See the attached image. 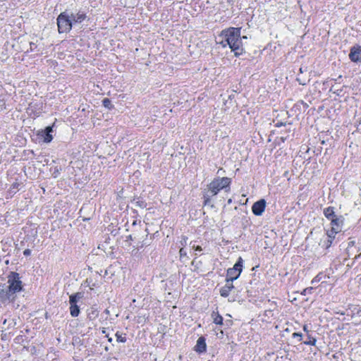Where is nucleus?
<instances>
[{"mask_svg": "<svg viewBox=\"0 0 361 361\" xmlns=\"http://www.w3.org/2000/svg\"><path fill=\"white\" fill-rule=\"evenodd\" d=\"M216 43L221 44L223 47L228 45L234 52L235 56L242 54L243 49L240 37V28L231 27L223 30L216 37Z\"/></svg>", "mask_w": 361, "mask_h": 361, "instance_id": "1", "label": "nucleus"}, {"mask_svg": "<svg viewBox=\"0 0 361 361\" xmlns=\"http://www.w3.org/2000/svg\"><path fill=\"white\" fill-rule=\"evenodd\" d=\"M231 184V178L228 177L214 178L209 185H207V190L203 192L204 204H209L211 197L216 195L218 192L223 189L228 191Z\"/></svg>", "mask_w": 361, "mask_h": 361, "instance_id": "2", "label": "nucleus"}, {"mask_svg": "<svg viewBox=\"0 0 361 361\" xmlns=\"http://www.w3.org/2000/svg\"><path fill=\"white\" fill-rule=\"evenodd\" d=\"M8 283L9 285L6 291L4 288L0 287V295L5 293L6 299L13 300L15 298L14 295L23 289L22 281H20L19 274L11 272L8 276Z\"/></svg>", "mask_w": 361, "mask_h": 361, "instance_id": "3", "label": "nucleus"}, {"mask_svg": "<svg viewBox=\"0 0 361 361\" xmlns=\"http://www.w3.org/2000/svg\"><path fill=\"white\" fill-rule=\"evenodd\" d=\"M57 25L59 33H67L71 30L72 20L66 12H63L58 16Z\"/></svg>", "mask_w": 361, "mask_h": 361, "instance_id": "4", "label": "nucleus"}, {"mask_svg": "<svg viewBox=\"0 0 361 361\" xmlns=\"http://www.w3.org/2000/svg\"><path fill=\"white\" fill-rule=\"evenodd\" d=\"M266 202L264 200L262 199L253 204L252 211L255 215L260 216L264 212Z\"/></svg>", "mask_w": 361, "mask_h": 361, "instance_id": "5", "label": "nucleus"}, {"mask_svg": "<svg viewBox=\"0 0 361 361\" xmlns=\"http://www.w3.org/2000/svg\"><path fill=\"white\" fill-rule=\"evenodd\" d=\"M349 58L353 62H361V47L354 46L351 47Z\"/></svg>", "mask_w": 361, "mask_h": 361, "instance_id": "6", "label": "nucleus"}, {"mask_svg": "<svg viewBox=\"0 0 361 361\" xmlns=\"http://www.w3.org/2000/svg\"><path fill=\"white\" fill-rule=\"evenodd\" d=\"M344 218L343 216H336L335 218L332 219L331 221V228L337 231H341L343 224Z\"/></svg>", "mask_w": 361, "mask_h": 361, "instance_id": "7", "label": "nucleus"}, {"mask_svg": "<svg viewBox=\"0 0 361 361\" xmlns=\"http://www.w3.org/2000/svg\"><path fill=\"white\" fill-rule=\"evenodd\" d=\"M206 348L207 345L205 338L201 336L197 341L196 345L195 346V350L197 353H202L206 351Z\"/></svg>", "mask_w": 361, "mask_h": 361, "instance_id": "8", "label": "nucleus"}, {"mask_svg": "<svg viewBox=\"0 0 361 361\" xmlns=\"http://www.w3.org/2000/svg\"><path fill=\"white\" fill-rule=\"evenodd\" d=\"M54 125L51 126H47L44 131H42V136L44 137V142L48 143L50 142L52 139V135L51 134L53 132V128Z\"/></svg>", "mask_w": 361, "mask_h": 361, "instance_id": "9", "label": "nucleus"}, {"mask_svg": "<svg viewBox=\"0 0 361 361\" xmlns=\"http://www.w3.org/2000/svg\"><path fill=\"white\" fill-rule=\"evenodd\" d=\"M233 288V282L226 281V285L220 289V295L224 298L228 297Z\"/></svg>", "mask_w": 361, "mask_h": 361, "instance_id": "10", "label": "nucleus"}, {"mask_svg": "<svg viewBox=\"0 0 361 361\" xmlns=\"http://www.w3.org/2000/svg\"><path fill=\"white\" fill-rule=\"evenodd\" d=\"M71 20H72V23H81L82 22L85 18H86V16L85 13H80V12H78L77 13H71V15H69Z\"/></svg>", "mask_w": 361, "mask_h": 361, "instance_id": "11", "label": "nucleus"}, {"mask_svg": "<svg viewBox=\"0 0 361 361\" xmlns=\"http://www.w3.org/2000/svg\"><path fill=\"white\" fill-rule=\"evenodd\" d=\"M324 215L325 217L331 221L332 219L335 218L337 215L334 212V208L333 207H329L324 209Z\"/></svg>", "mask_w": 361, "mask_h": 361, "instance_id": "12", "label": "nucleus"}, {"mask_svg": "<svg viewBox=\"0 0 361 361\" xmlns=\"http://www.w3.org/2000/svg\"><path fill=\"white\" fill-rule=\"evenodd\" d=\"M237 272L238 271H233L229 268L227 270V277L226 281L233 282V281L236 280L240 276V275H238Z\"/></svg>", "mask_w": 361, "mask_h": 361, "instance_id": "13", "label": "nucleus"}, {"mask_svg": "<svg viewBox=\"0 0 361 361\" xmlns=\"http://www.w3.org/2000/svg\"><path fill=\"white\" fill-rule=\"evenodd\" d=\"M243 259H242L241 257H240L238 259V261L234 264L233 267H232L231 269H233V271H238L237 272L238 275H240V273L242 272V270H243Z\"/></svg>", "mask_w": 361, "mask_h": 361, "instance_id": "14", "label": "nucleus"}, {"mask_svg": "<svg viewBox=\"0 0 361 361\" xmlns=\"http://www.w3.org/2000/svg\"><path fill=\"white\" fill-rule=\"evenodd\" d=\"M82 293H76L75 294H73L70 295L69 297V303L71 304H77V302L82 298Z\"/></svg>", "mask_w": 361, "mask_h": 361, "instance_id": "15", "label": "nucleus"}, {"mask_svg": "<svg viewBox=\"0 0 361 361\" xmlns=\"http://www.w3.org/2000/svg\"><path fill=\"white\" fill-rule=\"evenodd\" d=\"M70 313L71 315L73 317H76L80 314V308L77 304H71L70 305Z\"/></svg>", "mask_w": 361, "mask_h": 361, "instance_id": "16", "label": "nucleus"}, {"mask_svg": "<svg viewBox=\"0 0 361 361\" xmlns=\"http://www.w3.org/2000/svg\"><path fill=\"white\" fill-rule=\"evenodd\" d=\"M212 317L213 318L214 323L219 325L223 324V317L218 312H213Z\"/></svg>", "mask_w": 361, "mask_h": 361, "instance_id": "17", "label": "nucleus"}, {"mask_svg": "<svg viewBox=\"0 0 361 361\" xmlns=\"http://www.w3.org/2000/svg\"><path fill=\"white\" fill-rule=\"evenodd\" d=\"M339 232L340 231H335L331 228V230L327 231V233H326L327 237L326 238H329V240H334V239L335 238L336 234Z\"/></svg>", "mask_w": 361, "mask_h": 361, "instance_id": "18", "label": "nucleus"}, {"mask_svg": "<svg viewBox=\"0 0 361 361\" xmlns=\"http://www.w3.org/2000/svg\"><path fill=\"white\" fill-rule=\"evenodd\" d=\"M316 338L311 337L310 336H308L307 340L304 341V344L308 345H314L316 343Z\"/></svg>", "mask_w": 361, "mask_h": 361, "instance_id": "19", "label": "nucleus"}, {"mask_svg": "<svg viewBox=\"0 0 361 361\" xmlns=\"http://www.w3.org/2000/svg\"><path fill=\"white\" fill-rule=\"evenodd\" d=\"M116 341L121 343H125L126 341V336H123L122 334H120L118 332L116 334Z\"/></svg>", "mask_w": 361, "mask_h": 361, "instance_id": "20", "label": "nucleus"}, {"mask_svg": "<svg viewBox=\"0 0 361 361\" xmlns=\"http://www.w3.org/2000/svg\"><path fill=\"white\" fill-rule=\"evenodd\" d=\"M102 103H103V105L108 108V109H111V101L108 99V98H105L103 99L102 101Z\"/></svg>", "mask_w": 361, "mask_h": 361, "instance_id": "21", "label": "nucleus"}, {"mask_svg": "<svg viewBox=\"0 0 361 361\" xmlns=\"http://www.w3.org/2000/svg\"><path fill=\"white\" fill-rule=\"evenodd\" d=\"M332 242L333 240L326 238V239L324 240L323 246H324L326 248H329L331 245Z\"/></svg>", "mask_w": 361, "mask_h": 361, "instance_id": "22", "label": "nucleus"}, {"mask_svg": "<svg viewBox=\"0 0 361 361\" xmlns=\"http://www.w3.org/2000/svg\"><path fill=\"white\" fill-rule=\"evenodd\" d=\"M135 204H136V206L141 207V208H145L147 206L146 202H145L144 201H140V200L137 201L135 202Z\"/></svg>", "mask_w": 361, "mask_h": 361, "instance_id": "23", "label": "nucleus"}, {"mask_svg": "<svg viewBox=\"0 0 361 361\" xmlns=\"http://www.w3.org/2000/svg\"><path fill=\"white\" fill-rule=\"evenodd\" d=\"M312 290H313L312 287L307 288L303 290L302 294H303L305 295H307V294H310L312 293Z\"/></svg>", "mask_w": 361, "mask_h": 361, "instance_id": "24", "label": "nucleus"}, {"mask_svg": "<svg viewBox=\"0 0 361 361\" xmlns=\"http://www.w3.org/2000/svg\"><path fill=\"white\" fill-rule=\"evenodd\" d=\"M292 336L293 338H298L299 341H300L302 338V335L301 333H293Z\"/></svg>", "mask_w": 361, "mask_h": 361, "instance_id": "25", "label": "nucleus"}, {"mask_svg": "<svg viewBox=\"0 0 361 361\" xmlns=\"http://www.w3.org/2000/svg\"><path fill=\"white\" fill-rule=\"evenodd\" d=\"M188 238L183 236L182 240L180 241V243L182 246H185L187 244Z\"/></svg>", "mask_w": 361, "mask_h": 361, "instance_id": "26", "label": "nucleus"}, {"mask_svg": "<svg viewBox=\"0 0 361 361\" xmlns=\"http://www.w3.org/2000/svg\"><path fill=\"white\" fill-rule=\"evenodd\" d=\"M180 257H182L183 256H186L187 253L186 251L183 249V247H181L179 250Z\"/></svg>", "mask_w": 361, "mask_h": 361, "instance_id": "27", "label": "nucleus"}, {"mask_svg": "<svg viewBox=\"0 0 361 361\" xmlns=\"http://www.w3.org/2000/svg\"><path fill=\"white\" fill-rule=\"evenodd\" d=\"M297 81L302 85H305L307 84L305 80H302V79H300V78H297Z\"/></svg>", "mask_w": 361, "mask_h": 361, "instance_id": "28", "label": "nucleus"}, {"mask_svg": "<svg viewBox=\"0 0 361 361\" xmlns=\"http://www.w3.org/2000/svg\"><path fill=\"white\" fill-rule=\"evenodd\" d=\"M31 254V250L30 249H25L24 251H23V255L25 256H29Z\"/></svg>", "mask_w": 361, "mask_h": 361, "instance_id": "29", "label": "nucleus"}, {"mask_svg": "<svg viewBox=\"0 0 361 361\" xmlns=\"http://www.w3.org/2000/svg\"><path fill=\"white\" fill-rule=\"evenodd\" d=\"M5 109V103L3 100L0 99V111H2Z\"/></svg>", "mask_w": 361, "mask_h": 361, "instance_id": "30", "label": "nucleus"}, {"mask_svg": "<svg viewBox=\"0 0 361 361\" xmlns=\"http://www.w3.org/2000/svg\"><path fill=\"white\" fill-rule=\"evenodd\" d=\"M193 247H194V249H195L196 251H202V247H201V246H200V245H197V246H196V247H195V246H193Z\"/></svg>", "mask_w": 361, "mask_h": 361, "instance_id": "31", "label": "nucleus"}, {"mask_svg": "<svg viewBox=\"0 0 361 361\" xmlns=\"http://www.w3.org/2000/svg\"><path fill=\"white\" fill-rule=\"evenodd\" d=\"M303 330H304L305 331H307V325H304V326H303Z\"/></svg>", "mask_w": 361, "mask_h": 361, "instance_id": "32", "label": "nucleus"}, {"mask_svg": "<svg viewBox=\"0 0 361 361\" xmlns=\"http://www.w3.org/2000/svg\"><path fill=\"white\" fill-rule=\"evenodd\" d=\"M360 257H361V253L355 257L356 259H359Z\"/></svg>", "mask_w": 361, "mask_h": 361, "instance_id": "33", "label": "nucleus"}, {"mask_svg": "<svg viewBox=\"0 0 361 361\" xmlns=\"http://www.w3.org/2000/svg\"><path fill=\"white\" fill-rule=\"evenodd\" d=\"M128 238H129V239H130V240H133V237H132V235H128Z\"/></svg>", "mask_w": 361, "mask_h": 361, "instance_id": "34", "label": "nucleus"}, {"mask_svg": "<svg viewBox=\"0 0 361 361\" xmlns=\"http://www.w3.org/2000/svg\"><path fill=\"white\" fill-rule=\"evenodd\" d=\"M228 204H231V199H229V200H228Z\"/></svg>", "mask_w": 361, "mask_h": 361, "instance_id": "35", "label": "nucleus"}, {"mask_svg": "<svg viewBox=\"0 0 361 361\" xmlns=\"http://www.w3.org/2000/svg\"><path fill=\"white\" fill-rule=\"evenodd\" d=\"M34 45H35V44H34L33 43H30V46H31V47H34Z\"/></svg>", "mask_w": 361, "mask_h": 361, "instance_id": "36", "label": "nucleus"}, {"mask_svg": "<svg viewBox=\"0 0 361 361\" xmlns=\"http://www.w3.org/2000/svg\"><path fill=\"white\" fill-rule=\"evenodd\" d=\"M34 45H35V44H34L33 43H30V46H31V47H34Z\"/></svg>", "mask_w": 361, "mask_h": 361, "instance_id": "37", "label": "nucleus"}, {"mask_svg": "<svg viewBox=\"0 0 361 361\" xmlns=\"http://www.w3.org/2000/svg\"><path fill=\"white\" fill-rule=\"evenodd\" d=\"M300 73H302V72H303V70H302V68H300Z\"/></svg>", "mask_w": 361, "mask_h": 361, "instance_id": "38", "label": "nucleus"}, {"mask_svg": "<svg viewBox=\"0 0 361 361\" xmlns=\"http://www.w3.org/2000/svg\"><path fill=\"white\" fill-rule=\"evenodd\" d=\"M111 341H112V338H109V341L111 342Z\"/></svg>", "mask_w": 361, "mask_h": 361, "instance_id": "39", "label": "nucleus"}]
</instances>
